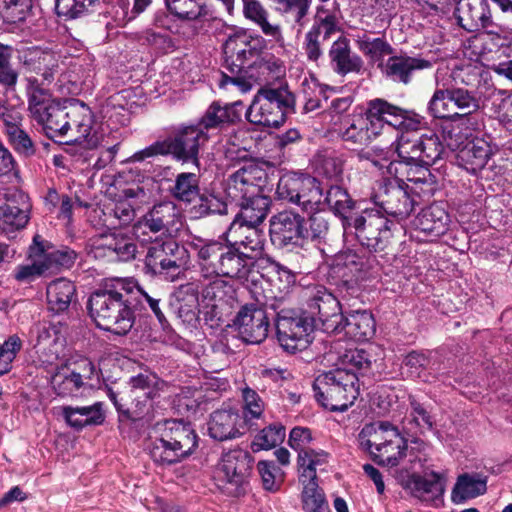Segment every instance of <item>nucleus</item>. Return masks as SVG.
Returning <instances> with one entry per match:
<instances>
[{"instance_id":"obj_20","label":"nucleus","mask_w":512,"mask_h":512,"mask_svg":"<svg viewBox=\"0 0 512 512\" xmlns=\"http://www.w3.org/2000/svg\"><path fill=\"white\" fill-rule=\"evenodd\" d=\"M82 373L72 370L67 363L54 368L50 376V384L54 392L60 397L76 396L84 386V379H91L95 373V366L91 361L82 363Z\"/></svg>"},{"instance_id":"obj_4","label":"nucleus","mask_w":512,"mask_h":512,"mask_svg":"<svg viewBox=\"0 0 512 512\" xmlns=\"http://www.w3.org/2000/svg\"><path fill=\"white\" fill-rule=\"evenodd\" d=\"M295 97L286 85L260 87L246 112L247 120L255 125L278 128L294 111Z\"/></svg>"},{"instance_id":"obj_7","label":"nucleus","mask_w":512,"mask_h":512,"mask_svg":"<svg viewBox=\"0 0 512 512\" xmlns=\"http://www.w3.org/2000/svg\"><path fill=\"white\" fill-rule=\"evenodd\" d=\"M271 308L276 311L277 339L281 347L288 353H296L308 347L311 343V333L319 329L302 311L298 315L295 311L280 308L279 304L272 303Z\"/></svg>"},{"instance_id":"obj_35","label":"nucleus","mask_w":512,"mask_h":512,"mask_svg":"<svg viewBox=\"0 0 512 512\" xmlns=\"http://www.w3.org/2000/svg\"><path fill=\"white\" fill-rule=\"evenodd\" d=\"M234 203L240 207V211L233 221L260 225L268 214L271 200L263 192H259L255 196H248Z\"/></svg>"},{"instance_id":"obj_3","label":"nucleus","mask_w":512,"mask_h":512,"mask_svg":"<svg viewBox=\"0 0 512 512\" xmlns=\"http://www.w3.org/2000/svg\"><path fill=\"white\" fill-rule=\"evenodd\" d=\"M316 400L330 411H345L359 396V379L355 371L335 368L319 374L313 383Z\"/></svg>"},{"instance_id":"obj_27","label":"nucleus","mask_w":512,"mask_h":512,"mask_svg":"<svg viewBox=\"0 0 512 512\" xmlns=\"http://www.w3.org/2000/svg\"><path fill=\"white\" fill-rule=\"evenodd\" d=\"M328 57L331 69L340 76L350 73L358 74L363 69L362 58L352 51L349 39L344 36L332 43Z\"/></svg>"},{"instance_id":"obj_13","label":"nucleus","mask_w":512,"mask_h":512,"mask_svg":"<svg viewBox=\"0 0 512 512\" xmlns=\"http://www.w3.org/2000/svg\"><path fill=\"white\" fill-rule=\"evenodd\" d=\"M266 172L256 163H245L232 172L225 182V194L231 202L263 192Z\"/></svg>"},{"instance_id":"obj_61","label":"nucleus","mask_w":512,"mask_h":512,"mask_svg":"<svg viewBox=\"0 0 512 512\" xmlns=\"http://www.w3.org/2000/svg\"><path fill=\"white\" fill-rule=\"evenodd\" d=\"M123 193L126 199L117 201L113 212L121 224H128L135 216L134 206L129 202V199L139 198L143 201L146 198V192L142 187L136 186L125 189Z\"/></svg>"},{"instance_id":"obj_34","label":"nucleus","mask_w":512,"mask_h":512,"mask_svg":"<svg viewBox=\"0 0 512 512\" xmlns=\"http://www.w3.org/2000/svg\"><path fill=\"white\" fill-rule=\"evenodd\" d=\"M241 3L242 14L247 21L257 26L264 35L272 39L279 40L282 37L280 25L269 21V11L260 0H241Z\"/></svg>"},{"instance_id":"obj_47","label":"nucleus","mask_w":512,"mask_h":512,"mask_svg":"<svg viewBox=\"0 0 512 512\" xmlns=\"http://www.w3.org/2000/svg\"><path fill=\"white\" fill-rule=\"evenodd\" d=\"M150 456L154 463L160 466H169L186 458V454L166 437L165 433L152 442Z\"/></svg>"},{"instance_id":"obj_10","label":"nucleus","mask_w":512,"mask_h":512,"mask_svg":"<svg viewBox=\"0 0 512 512\" xmlns=\"http://www.w3.org/2000/svg\"><path fill=\"white\" fill-rule=\"evenodd\" d=\"M398 158L412 164L432 165L443 152L439 137L432 132L419 134L417 130L405 131L396 136Z\"/></svg>"},{"instance_id":"obj_43","label":"nucleus","mask_w":512,"mask_h":512,"mask_svg":"<svg viewBox=\"0 0 512 512\" xmlns=\"http://www.w3.org/2000/svg\"><path fill=\"white\" fill-rule=\"evenodd\" d=\"M409 401L410 411L402 421L403 429L411 435H419L430 431L434 425L431 413L415 398L410 397Z\"/></svg>"},{"instance_id":"obj_25","label":"nucleus","mask_w":512,"mask_h":512,"mask_svg":"<svg viewBox=\"0 0 512 512\" xmlns=\"http://www.w3.org/2000/svg\"><path fill=\"white\" fill-rule=\"evenodd\" d=\"M449 216L445 209L432 204L421 210L413 221L415 237L422 241H432L447 231Z\"/></svg>"},{"instance_id":"obj_63","label":"nucleus","mask_w":512,"mask_h":512,"mask_svg":"<svg viewBox=\"0 0 512 512\" xmlns=\"http://www.w3.org/2000/svg\"><path fill=\"white\" fill-rule=\"evenodd\" d=\"M171 193L178 200L191 202L199 193L198 176L195 173L178 174Z\"/></svg>"},{"instance_id":"obj_56","label":"nucleus","mask_w":512,"mask_h":512,"mask_svg":"<svg viewBox=\"0 0 512 512\" xmlns=\"http://www.w3.org/2000/svg\"><path fill=\"white\" fill-rule=\"evenodd\" d=\"M327 205L336 215L343 216L351 210L353 202L342 187L331 185L325 193L322 192L321 209Z\"/></svg>"},{"instance_id":"obj_9","label":"nucleus","mask_w":512,"mask_h":512,"mask_svg":"<svg viewBox=\"0 0 512 512\" xmlns=\"http://www.w3.org/2000/svg\"><path fill=\"white\" fill-rule=\"evenodd\" d=\"M389 442L372 452V459L381 466L400 467L398 472L422 470L427 462L426 453L418 447H409L407 440L397 429L390 434Z\"/></svg>"},{"instance_id":"obj_8","label":"nucleus","mask_w":512,"mask_h":512,"mask_svg":"<svg viewBox=\"0 0 512 512\" xmlns=\"http://www.w3.org/2000/svg\"><path fill=\"white\" fill-rule=\"evenodd\" d=\"M302 311L327 333H338L343 314L338 299L322 285L308 287L304 292Z\"/></svg>"},{"instance_id":"obj_29","label":"nucleus","mask_w":512,"mask_h":512,"mask_svg":"<svg viewBox=\"0 0 512 512\" xmlns=\"http://www.w3.org/2000/svg\"><path fill=\"white\" fill-rule=\"evenodd\" d=\"M434 61L422 57L392 56L384 65V73L393 79L404 84L411 81L414 72L429 69Z\"/></svg>"},{"instance_id":"obj_36","label":"nucleus","mask_w":512,"mask_h":512,"mask_svg":"<svg viewBox=\"0 0 512 512\" xmlns=\"http://www.w3.org/2000/svg\"><path fill=\"white\" fill-rule=\"evenodd\" d=\"M397 429L386 421L366 424L358 435L359 446L372 457V452H377L389 442L390 434H394Z\"/></svg>"},{"instance_id":"obj_23","label":"nucleus","mask_w":512,"mask_h":512,"mask_svg":"<svg viewBox=\"0 0 512 512\" xmlns=\"http://www.w3.org/2000/svg\"><path fill=\"white\" fill-rule=\"evenodd\" d=\"M263 46L261 37L252 38L245 34L229 37L223 45L225 54L224 66L246 68L250 60L258 56Z\"/></svg>"},{"instance_id":"obj_19","label":"nucleus","mask_w":512,"mask_h":512,"mask_svg":"<svg viewBox=\"0 0 512 512\" xmlns=\"http://www.w3.org/2000/svg\"><path fill=\"white\" fill-rule=\"evenodd\" d=\"M227 235L233 240L232 245L242 250L245 256L254 263L263 258L266 236L259 225L233 221L228 228Z\"/></svg>"},{"instance_id":"obj_32","label":"nucleus","mask_w":512,"mask_h":512,"mask_svg":"<svg viewBox=\"0 0 512 512\" xmlns=\"http://www.w3.org/2000/svg\"><path fill=\"white\" fill-rule=\"evenodd\" d=\"M248 77L256 81L261 87H271V85L284 77L285 66L283 62L273 55H265L257 58L249 64Z\"/></svg>"},{"instance_id":"obj_52","label":"nucleus","mask_w":512,"mask_h":512,"mask_svg":"<svg viewBox=\"0 0 512 512\" xmlns=\"http://www.w3.org/2000/svg\"><path fill=\"white\" fill-rule=\"evenodd\" d=\"M23 64L30 71L41 74L43 79L51 82L54 78L53 68L50 65L53 62V56L50 53L43 52L37 48L28 49L23 53Z\"/></svg>"},{"instance_id":"obj_28","label":"nucleus","mask_w":512,"mask_h":512,"mask_svg":"<svg viewBox=\"0 0 512 512\" xmlns=\"http://www.w3.org/2000/svg\"><path fill=\"white\" fill-rule=\"evenodd\" d=\"M456 15L459 25L469 32L486 28L492 22L488 0H459Z\"/></svg>"},{"instance_id":"obj_5","label":"nucleus","mask_w":512,"mask_h":512,"mask_svg":"<svg viewBox=\"0 0 512 512\" xmlns=\"http://www.w3.org/2000/svg\"><path fill=\"white\" fill-rule=\"evenodd\" d=\"M343 226L362 246L374 252L385 250L393 237V222L373 208L345 217Z\"/></svg>"},{"instance_id":"obj_1","label":"nucleus","mask_w":512,"mask_h":512,"mask_svg":"<svg viewBox=\"0 0 512 512\" xmlns=\"http://www.w3.org/2000/svg\"><path fill=\"white\" fill-rule=\"evenodd\" d=\"M127 280L116 279L91 294L88 310L96 325L116 335H126L135 322L131 299L126 289Z\"/></svg>"},{"instance_id":"obj_60","label":"nucleus","mask_w":512,"mask_h":512,"mask_svg":"<svg viewBox=\"0 0 512 512\" xmlns=\"http://www.w3.org/2000/svg\"><path fill=\"white\" fill-rule=\"evenodd\" d=\"M242 401L241 420L245 425L252 426V421L260 419L264 412V401L255 390L248 386L242 389Z\"/></svg>"},{"instance_id":"obj_33","label":"nucleus","mask_w":512,"mask_h":512,"mask_svg":"<svg viewBox=\"0 0 512 512\" xmlns=\"http://www.w3.org/2000/svg\"><path fill=\"white\" fill-rule=\"evenodd\" d=\"M340 331H344L345 336L354 341L363 342L374 336L376 323L370 312L355 311L347 317L343 316L338 332Z\"/></svg>"},{"instance_id":"obj_16","label":"nucleus","mask_w":512,"mask_h":512,"mask_svg":"<svg viewBox=\"0 0 512 512\" xmlns=\"http://www.w3.org/2000/svg\"><path fill=\"white\" fill-rule=\"evenodd\" d=\"M269 223L270 239L275 247L286 248L302 245L304 218L300 214L285 210L273 215Z\"/></svg>"},{"instance_id":"obj_24","label":"nucleus","mask_w":512,"mask_h":512,"mask_svg":"<svg viewBox=\"0 0 512 512\" xmlns=\"http://www.w3.org/2000/svg\"><path fill=\"white\" fill-rule=\"evenodd\" d=\"M178 249L179 247L174 240H159L156 236L148 247L145 264L154 274L173 275L180 268V264L175 258V252Z\"/></svg>"},{"instance_id":"obj_14","label":"nucleus","mask_w":512,"mask_h":512,"mask_svg":"<svg viewBox=\"0 0 512 512\" xmlns=\"http://www.w3.org/2000/svg\"><path fill=\"white\" fill-rule=\"evenodd\" d=\"M34 349L40 366L48 372L64 364L65 338L55 325H38Z\"/></svg>"},{"instance_id":"obj_2","label":"nucleus","mask_w":512,"mask_h":512,"mask_svg":"<svg viewBox=\"0 0 512 512\" xmlns=\"http://www.w3.org/2000/svg\"><path fill=\"white\" fill-rule=\"evenodd\" d=\"M35 120L42 125L46 135L51 139L69 137L67 143L80 144L85 149H92L97 145L98 139L91 134L92 112L83 103L66 111L57 102L45 110L42 117Z\"/></svg>"},{"instance_id":"obj_38","label":"nucleus","mask_w":512,"mask_h":512,"mask_svg":"<svg viewBox=\"0 0 512 512\" xmlns=\"http://www.w3.org/2000/svg\"><path fill=\"white\" fill-rule=\"evenodd\" d=\"M129 384L131 392L136 401V407H139V412H143L145 402L153 399L160 390L163 389L165 383L152 372L140 373L130 378Z\"/></svg>"},{"instance_id":"obj_11","label":"nucleus","mask_w":512,"mask_h":512,"mask_svg":"<svg viewBox=\"0 0 512 512\" xmlns=\"http://www.w3.org/2000/svg\"><path fill=\"white\" fill-rule=\"evenodd\" d=\"M367 107L370 118L379 126V136L389 130H395L397 135L405 131L418 130L421 123L416 115L380 98L369 101Z\"/></svg>"},{"instance_id":"obj_57","label":"nucleus","mask_w":512,"mask_h":512,"mask_svg":"<svg viewBox=\"0 0 512 512\" xmlns=\"http://www.w3.org/2000/svg\"><path fill=\"white\" fill-rule=\"evenodd\" d=\"M448 88H437L430 101L427 110L434 118L452 119L460 117V113L453 111Z\"/></svg>"},{"instance_id":"obj_30","label":"nucleus","mask_w":512,"mask_h":512,"mask_svg":"<svg viewBox=\"0 0 512 512\" xmlns=\"http://www.w3.org/2000/svg\"><path fill=\"white\" fill-rule=\"evenodd\" d=\"M244 425L236 410L220 409L211 414L208 431L212 438L224 441L241 435Z\"/></svg>"},{"instance_id":"obj_64","label":"nucleus","mask_w":512,"mask_h":512,"mask_svg":"<svg viewBox=\"0 0 512 512\" xmlns=\"http://www.w3.org/2000/svg\"><path fill=\"white\" fill-rule=\"evenodd\" d=\"M303 484L302 501L306 512H328V504L316 481Z\"/></svg>"},{"instance_id":"obj_53","label":"nucleus","mask_w":512,"mask_h":512,"mask_svg":"<svg viewBox=\"0 0 512 512\" xmlns=\"http://www.w3.org/2000/svg\"><path fill=\"white\" fill-rule=\"evenodd\" d=\"M485 491V481L465 474L458 477L452 490L451 499L453 503L461 504L467 499L483 494Z\"/></svg>"},{"instance_id":"obj_40","label":"nucleus","mask_w":512,"mask_h":512,"mask_svg":"<svg viewBox=\"0 0 512 512\" xmlns=\"http://www.w3.org/2000/svg\"><path fill=\"white\" fill-rule=\"evenodd\" d=\"M48 307L54 313L66 311L76 297V287L65 278L52 281L46 289Z\"/></svg>"},{"instance_id":"obj_17","label":"nucleus","mask_w":512,"mask_h":512,"mask_svg":"<svg viewBox=\"0 0 512 512\" xmlns=\"http://www.w3.org/2000/svg\"><path fill=\"white\" fill-rule=\"evenodd\" d=\"M208 139L207 131L195 124L181 127L173 138L165 140L169 146V153L176 159L198 165L199 149L206 144Z\"/></svg>"},{"instance_id":"obj_15","label":"nucleus","mask_w":512,"mask_h":512,"mask_svg":"<svg viewBox=\"0 0 512 512\" xmlns=\"http://www.w3.org/2000/svg\"><path fill=\"white\" fill-rule=\"evenodd\" d=\"M180 222V214L172 202H162L154 205L134 227L137 237L148 236L143 241H153L149 233L160 234L161 236L170 234L175 226Z\"/></svg>"},{"instance_id":"obj_48","label":"nucleus","mask_w":512,"mask_h":512,"mask_svg":"<svg viewBox=\"0 0 512 512\" xmlns=\"http://www.w3.org/2000/svg\"><path fill=\"white\" fill-rule=\"evenodd\" d=\"M303 187L296 190L299 194V200L292 201V204L298 205L305 212H313L321 207L322 201V186L320 182L309 175L302 176Z\"/></svg>"},{"instance_id":"obj_41","label":"nucleus","mask_w":512,"mask_h":512,"mask_svg":"<svg viewBox=\"0 0 512 512\" xmlns=\"http://www.w3.org/2000/svg\"><path fill=\"white\" fill-rule=\"evenodd\" d=\"M255 263L248 259L242 250L232 244L226 246L224 261L220 272L221 277L246 280Z\"/></svg>"},{"instance_id":"obj_39","label":"nucleus","mask_w":512,"mask_h":512,"mask_svg":"<svg viewBox=\"0 0 512 512\" xmlns=\"http://www.w3.org/2000/svg\"><path fill=\"white\" fill-rule=\"evenodd\" d=\"M415 204L416 202L410 196L408 188L400 186L388 189L387 199L382 202L381 207L385 214L402 221L410 216Z\"/></svg>"},{"instance_id":"obj_18","label":"nucleus","mask_w":512,"mask_h":512,"mask_svg":"<svg viewBox=\"0 0 512 512\" xmlns=\"http://www.w3.org/2000/svg\"><path fill=\"white\" fill-rule=\"evenodd\" d=\"M420 471L397 472L396 478L401 486L414 497L424 502L437 504L444 493V483L441 476L436 472L421 476L419 475Z\"/></svg>"},{"instance_id":"obj_49","label":"nucleus","mask_w":512,"mask_h":512,"mask_svg":"<svg viewBox=\"0 0 512 512\" xmlns=\"http://www.w3.org/2000/svg\"><path fill=\"white\" fill-rule=\"evenodd\" d=\"M126 280V295L128 296V298L131 299L133 310H136L138 307L144 309L145 305L147 304L151 311L156 316V318L158 319V321L160 322V324L164 325V323H166V318L159 307L160 299L149 295L139 286L138 282L135 279L126 278Z\"/></svg>"},{"instance_id":"obj_26","label":"nucleus","mask_w":512,"mask_h":512,"mask_svg":"<svg viewBox=\"0 0 512 512\" xmlns=\"http://www.w3.org/2000/svg\"><path fill=\"white\" fill-rule=\"evenodd\" d=\"M379 126L370 118L369 109L365 113L348 116L344 119L339 130V136L344 142L363 146L376 139Z\"/></svg>"},{"instance_id":"obj_55","label":"nucleus","mask_w":512,"mask_h":512,"mask_svg":"<svg viewBox=\"0 0 512 512\" xmlns=\"http://www.w3.org/2000/svg\"><path fill=\"white\" fill-rule=\"evenodd\" d=\"M308 220L302 224L303 241L311 240L321 242L326 239L329 232V220L327 213L321 207L310 212Z\"/></svg>"},{"instance_id":"obj_37","label":"nucleus","mask_w":512,"mask_h":512,"mask_svg":"<svg viewBox=\"0 0 512 512\" xmlns=\"http://www.w3.org/2000/svg\"><path fill=\"white\" fill-rule=\"evenodd\" d=\"M62 415L67 424L77 430L85 426L101 425L105 420L101 402L82 407L65 406L62 408Z\"/></svg>"},{"instance_id":"obj_45","label":"nucleus","mask_w":512,"mask_h":512,"mask_svg":"<svg viewBox=\"0 0 512 512\" xmlns=\"http://www.w3.org/2000/svg\"><path fill=\"white\" fill-rule=\"evenodd\" d=\"M163 433L179 447L186 456H189L197 446V435L189 424L181 421L170 420L165 422Z\"/></svg>"},{"instance_id":"obj_62","label":"nucleus","mask_w":512,"mask_h":512,"mask_svg":"<svg viewBox=\"0 0 512 512\" xmlns=\"http://www.w3.org/2000/svg\"><path fill=\"white\" fill-rule=\"evenodd\" d=\"M358 49L373 62L382 61L393 53L391 45L383 38L370 39L366 35L356 40Z\"/></svg>"},{"instance_id":"obj_22","label":"nucleus","mask_w":512,"mask_h":512,"mask_svg":"<svg viewBox=\"0 0 512 512\" xmlns=\"http://www.w3.org/2000/svg\"><path fill=\"white\" fill-rule=\"evenodd\" d=\"M27 196L15 190L0 205V233L10 235L26 227L29 221Z\"/></svg>"},{"instance_id":"obj_46","label":"nucleus","mask_w":512,"mask_h":512,"mask_svg":"<svg viewBox=\"0 0 512 512\" xmlns=\"http://www.w3.org/2000/svg\"><path fill=\"white\" fill-rule=\"evenodd\" d=\"M26 82L29 111L32 117L37 119L42 117L44 111L55 105L57 101L52 98L47 89L42 87L36 77H27Z\"/></svg>"},{"instance_id":"obj_54","label":"nucleus","mask_w":512,"mask_h":512,"mask_svg":"<svg viewBox=\"0 0 512 512\" xmlns=\"http://www.w3.org/2000/svg\"><path fill=\"white\" fill-rule=\"evenodd\" d=\"M339 30V19L336 14L324 7H318L314 22L307 33L325 42Z\"/></svg>"},{"instance_id":"obj_51","label":"nucleus","mask_w":512,"mask_h":512,"mask_svg":"<svg viewBox=\"0 0 512 512\" xmlns=\"http://www.w3.org/2000/svg\"><path fill=\"white\" fill-rule=\"evenodd\" d=\"M328 462V454L323 450L310 449L298 455V464L301 469L300 482L316 481L317 470H323Z\"/></svg>"},{"instance_id":"obj_42","label":"nucleus","mask_w":512,"mask_h":512,"mask_svg":"<svg viewBox=\"0 0 512 512\" xmlns=\"http://www.w3.org/2000/svg\"><path fill=\"white\" fill-rule=\"evenodd\" d=\"M188 290L201 294L204 301L209 304L224 302V299L230 289L223 277H201L195 282L187 286Z\"/></svg>"},{"instance_id":"obj_31","label":"nucleus","mask_w":512,"mask_h":512,"mask_svg":"<svg viewBox=\"0 0 512 512\" xmlns=\"http://www.w3.org/2000/svg\"><path fill=\"white\" fill-rule=\"evenodd\" d=\"M493 155V148L488 142L476 139L459 151L457 162L467 172L477 174L488 165Z\"/></svg>"},{"instance_id":"obj_6","label":"nucleus","mask_w":512,"mask_h":512,"mask_svg":"<svg viewBox=\"0 0 512 512\" xmlns=\"http://www.w3.org/2000/svg\"><path fill=\"white\" fill-rule=\"evenodd\" d=\"M254 457L245 449L235 448L224 452L215 470V480L220 489L231 496L245 493L252 474Z\"/></svg>"},{"instance_id":"obj_21","label":"nucleus","mask_w":512,"mask_h":512,"mask_svg":"<svg viewBox=\"0 0 512 512\" xmlns=\"http://www.w3.org/2000/svg\"><path fill=\"white\" fill-rule=\"evenodd\" d=\"M188 245L196 254L201 277L220 275L226 245L216 240H206L200 237L193 238Z\"/></svg>"},{"instance_id":"obj_59","label":"nucleus","mask_w":512,"mask_h":512,"mask_svg":"<svg viewBox=\"0 0 512 512\" xmlns=\"http://www.w3.org/2000/svg\"><path fill=\"white\" fill-rule=\"evenodd\" d=\"M99 0H55V12L66 20L83 17L92 11Z\"/></svg>"},{"instance_id":"obj_58","label":"nucleus","mask_w":512,"mask_h":512,"mask_svg":"<svg viewBox=\"0 0 512 512\" xmlns=\"http://www.w3.org/2000/svg\"><path fill=\"white\" fill-rule=\"evenodd\" d=\"M168 10L182 20H196L207 14L202 0H165Z\"/></svg>"},{"instance_id":"obj_12","label":"nucleus","mask_w":512,"mask_h":512,"mask_svg":"<svg viewBox=\"0 0 512 512\" xmlns=\"http://www.w3.org/2000/svg\"><path fill=\"white\" fill-rule=\"evenodd\" d=\"M233 327L239 337L248 344H260L267 336L270 327L264 305L258 301L243 305L237 312Z\"/></svg>"},{"instance_id":"obj_50","label":"nucleus","mask_w":512,"mask_h":512,"mask_svg":"<svg viewBox=\"0 0 512 512\" xmlns=\"http://www.w3.org/2000/svg\"><path fill=\"white\" fill-rule=\"evenodd\" d=\"M275 11L282 16L292 19L301 32L307 23V15L312 5V0H271Z\"/></svg>"},{"instance_id":"obj_44","label":"nucleus","mask_w":512,"mask_h":512,"mask_svg":"<svg viewBox=\"0 0 512 512\" xmlns=\"http://www.w3.org/2000/svg\"><path fill=\"white\" fill-rule=\"evenodd\" d=\"M236 118L237 114L230 105H222L220 102L214 101L206 109L197 124L209 134L210 130L222 129L233 123Z\"/></svg>"}]
</instances>
